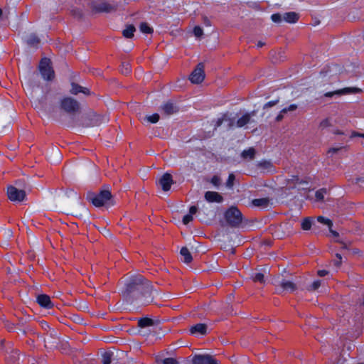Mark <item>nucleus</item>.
Masks as SVG:
<instances>
[{
  "mask_svg": "<svg viewBox=\"0 0 364 364\" xmlns=\"http://www.w3.org/2000/svg\"><path fill=\"white\" fill-rule=\"evenodd\" d=\"M139 291L144 296H149L151 291V287L149 282L141 277L132 278L127 284L125 289L123 291V295L127 297L132 291Z\"/></svg>",
  "mask_w": 364,
  "mask_h": 364,
  "instance_id": "f257e3e1",
  "label": "nucleus"
},
{
  "mask_svg": "<svg viewBox=\"0 0 364 364\" xmlns=\"http://www.w3.org/2000/svg\"><path fill=\"white\" fill-rule=\"evenodd\" d=\"M107 123L106 117L98 114L93 111L85 113L80 120V124L85 127H98Z\"/></svg>",
  "mask_w": 364,
  "mask_h": 364,
  "instance_id": "f03ea898",
  "label": "nucleus"
},
{
  "mask_svg": "<svg viewBox=\"0 0 364 364\" xmlns=\"http://www.w3.org/2000/svg\"><path fill=\"white\" fill-rule=\"evenodd\" d=\"M59 108L62 112L73 115L80 110V105L76 100L65 97L60 100Z\"/></svg>",
  "mask_w": 364,
  "mask_h": 364,
  "instance_id": "7ed1b4c3",
  "label": "nucleus"
},
{
  "mask_svg": "<svg viewBox=\"0 0 364 364\" xmlns=\"http://www.w3.org/2000/svg\"><path fill=\"white\" fill-rule=\"evenodd\" d=\"M90 200L97 208L114 205L111 193L107 190L101 191L98 194L92 195Z\"/></svg>",
  "mask_w": 364,
  "mask_h": 364,
  "instance_id": "20e7f679",
  "label": "nucleus"
},
{
  "mask_svg": "<svg viewBox=\"0 0 364 364\" xmlns=\"http://www.w3.org/2000/svg\"><path fill=\"white\" fill-rule=\"evenodd\" d=\"M226 222L232 227L238 226L242 221L240 211L235 207L230 208L225 213Z\"/></svg>",
  "mask_w": 364,
  "mask_h": 364,
  "instance_id": "39448f33",
  "label": "nucleus"
},
{
  "mask_svg": "<svg viewBox=\"0 0 364 364\" xmlns=\"http://www.w3.org/2000/svg\"><path fill=\"white\" fill-rule=\"evenodd\" d=\"M205 77V65L203 63H199L190 74L188 79L191 83L198 85L204 81Z\"/></svg>",
  "mask_w": 364,
  "mask_h": 364,
  "instance_id": "423d86ee",
  "label": "nucleus"
},
{
  "mask_svg": "<svg viewBox=\"0 0 364 364\" xmlns=\"http://www.w3.org/2000/svg\"><path fill=\"white\" fill-rule=\"evenodd\" d=\"M39 71L46 80H52L55 77L54 71L50 65V60L48 58H44L41 60Z\"/></svg>",
  "mask_w": 364,
  "mask_h": 364,
  "instance_id": "0eeeda50",
  "label": "nucleus"
},
{
  "mask_svg": "<svg viewBox=\"0 0 364 364\" xmlns=\"http://www.w3.org/2000/svg\"><path fill=\"white\" fill-rule=\"evenodd\" d=\"M7 196L12 202H22L26 196L25 191L10 186L7 188Z\"/></svg>",
  "mask_w": 364,
  "mask_h": 364,
  "instance_id": "6e6552de",
  "label": "nucleus"
},
{
  "mask_svg": "<svg viewBox=\"0 0 364 364\" xmlns=\"http://www.w3.org/2000/svg\"><path fill=\"white\" fill-rule=\"evenodd\" d=\"M255 115V112L253 111L252 112H247L242 114L235 123H232L230 124V127L232 128L233 127H236L237 128H243L245 127L248 124L254 122L253 117Z\"/></svg>",
  "mask_w": 364,
  "mask_h": 364,
  "instance_id": "1a4fd4ad",
  "label": "nucleus"
},
{
  "mask_svg": "<svg viewBox=\"0 0 364 364\" xmlns=\"http://www.w3.org/2000/svg\"><path fill=\"white\" fill-rule=\"evenodd\" d=\"M344 72V68L340 65H332L331 66L324 68L321 71V75L323 77H333L342 74Z\"/></svg>",
  "mask_w": 364,
  "mask_h": 364,
  "instance_id": "9d476101",
  "label": "nucleus"
},
{
  "mask_svg": "<svg viewBox=\"0 0 364 364\" xmlns=\"http://www.w3.org/2000/svg\"><path fill=\"white\" fill-rule=\"evenodd\" d=\"M287 183L289 185L291 186L292 188L299 190H305L309 185V181L306 178H299L297 176H291L288 178Z\"/></svg>",
  "mask_w": 364,
  "mask_h": 364,
  "instance_id": "9b49d317",
  "label": "nucleus"
},
{
  "mask_svg": "<svg viewBox=\"0 0 364 364\" xmlns=\"http://www.w3.org/2000/svg\"><path fill=\"white\" fill-rule=\"evenodd\" d=\"M193 364H218L209 355H196L192 359Z\"/></svg>",
  "mask_w": 364,
  "mask_h": 364,
  "instance_id": "f8f14e48",
  "label": "nucleus"
},
{
  "mask_svg": "<svg viewBox=\"0 0 364 364\" xmlns=\"http://www.w3.org/2000/svg\"><path fill=\"white\" fill-rule=\"evenodd\" d=\"M92 10L96 13H109L115 11V7L107 2H100L93 6Z\"/></svg>",
  "mask_w": 364,
  "mask_h": 364,
  "instance_id": "ddd939ff",
  "label": "nucleus"
},
{
  "mask_svg": "<svg viewBox=\"0 0 364 364\" xmlns=\"http://www.w3.org/2000/svg\"><path fill=\"white\" fill-rule=\"evenodd\" d=\"M279 286L284 291L294 292L298 289V287L294 282L285 279L280 282Z\"/></svg>",
  "mask_w": 364,
  "mask_h": 364,
  "instance_id": "4468645a",
  "label": "nucleus"
},
{
  "mask_svg": "<svg viewBox=\"0 0 364 364\" xmlns=\"http://www.w3.org/2000/svg\"><path fill=\"white\" fill-rule=\"evenodd\" d=\"M205 199L209 203H222L223 197L218 192L207 191L204 195Z\"/></svg>",
  "mask_w": 364,
  "mask_h": 364,
  "instance_id": "2eb2a0df",
  "label": "nucleus"
},
{
  "mask_svg": "<svg viewBox=\"0 0 364 364\" xmlns=\"http://www.w3.org/2000/svg\"><path fill=\"white\" fill-rule=\"evenodd\" d=\"M251 203L253 206L262 209L267 208L272 205V200L269 198L254 199Z\"/></svg>",
  "mask_w": 364,
  "mask_h": 364,
  "instance_id": "dca6fc26",
  "label": "nucleus"
},
{
  "mask_svg": "<svg viewBox=\"0 0 364 364\" xmlns=\"http://www.w3.org/2000/svg\"><path fill=\"white\" fill-rule=\"evenodd\" d=\"M173 183V180L171 174L164 173L162 177L159 179V184L161 185L162 189L164 191H168L170 190L171 186Z\"/></svg>",
  "mask_w": 364,
  "mask_h": 364,
  "instance_id": "f3484780",
  "label": "nucleus"
},
{
  "mask_svg": "<svg viewBox=\"0 0 364 364\" xmlns=\"http://www.w3.org/2000/svg\"><path fill=\"white\" fill-rule=\"evenodd\" d=\"M162 110L166 115H171L178 112V107L173 102H168L162 106Z\"/></svg>",
  "mask_w": 364,
  "mask_h": 364,
  "instance_id": "a211bd4d",
  "label": "nucleus"
},
{
  "mask_svg": "<svg viewBox=\"0 0 364 364\" xmlns=\"http://www.w3.org/2000/svg\"><path fill=\"white\" fill-rule=\"evenodd\" d=\"M70 92L73 95H77L78 93H83L86 95H90V92L88 88L85 87H82L74 82L71 84V88Z\"/></svg>",
  "mask_w": 364,
  "mask_h": 364,
  "instance_id": "6ab92c4d",
  "label": "nucleus"
},
{
  "mask_svg": "<svg viewBox=\"0 0 364 364\" xmlns=\"http://www.w3.org/2000/svg\"><path fill=\"white\" fill-rule=\"evenodd\" d=\"M257 166L261 171L265 172H272L274 171L273 164L270 161L263 160L259 161L257 164Z\"/></svg>",
  "mask_w": 364,
  "mask_h": 364,
  "instance_id": "aec40b11",
  "label": "nucleus"
},
{
  "mask_svg": "<svg viewBox=\"0 0 364 364\" xmlns=\"http://www.w3.org/2000/svg\"><path fill=\"white\" fill-rule=\"evenodd\" d=\"M299 18V14L298 13L291 11L283 14L284 21L289 23H295Z\"/></svg>",
  "mask_w": 364,
  "mask_h": 364,
  "instance_id": "412c9836",
  "label": "nucleus"
},
{
  "mask_svg": "<svg viewBox=\"0 0 364 364\" xmlns=\"http://www.w3.org/2000/svg\"><path fill=\"white\" fill-rule=\"evenodd\" d=\"M38 303L43 307L45 308H51L53 307V304L51 303L50 299L48 295L41 294L37 297Z\"/></svg>",
  "mask_w": 364,
  "mask_h": 364,
  "instance_id": "4be33fe9",
  "label": "nucleus"
},
{
  "mask_svg": "<svg viewBox=\"0 0 364 364\" xmlns=\"http://www.w3.org/2000/svg\"><path fill=\"white\" fill-rule=\"evenodd\" d=\"M191 333H200L205 335L207 332V326L205 323H198L192 326L190 329Z\"/></svg>",
  "mask_w": 364,
  "mask_h": 364,
  "instance_id": "5701e85b",
  "label": "nucleus"
},
{
  "mask_svg": "<svg viewBox=\"0 0 364 364\" xmlns=\"http://www.w3.org/2000/svg\"><path fill=\"white\" fill-rule=\"evenodd\" d=\"M180 254L183 257V261L184 263L189 264L192 262V255L190 250L186 247H183L181 249Z\"/></svg>",
  "mask_w": 364,
  "mask_h": 364,
  "instance_id": "b1692460",
  "label": "nucleus"
},
{
  "mask_svg": "<svg viewBox=\"0 0 364 364\" xmlns=\"http://www.w3.org/2000/svg\"><path fill=\"white\" fill-rule=\"evenodd\" d=\"M255 150L253 148H249L247 150H244L241 154L242 158L245 160H252L255 158Z\"/></svg>",
  "mask_w": 364,
  "mask_h": 364,
  "instance_id": "393cba45",
  "label": "nucleus"
},
{
  "mask_svg": "<svg viewBox=\"0 0 364 364\" xmlns=\"http://www.w3.org/2000/svg\"><path fill=\"white\" fill-rule=\"evenodd\" d=\"M362 90L358 87H345L341 90H338L337 92L340 93V95H347L359 93Z\"/></svg>",
  "mask_w": 364,
  "mask_h": 364,
  "instance_id": "a878e982",
  "label": "nucleus"
},
{
  "mask_svg": "<svg viewBox=\"0 0 364 364\" xmlns=\"http://www.w3.org/2000/svg\"><path fill=\"white\" fill-rule=\"evenodd\" d=\"M40 39L38 36H36L35 34H31L27 39V43L30 46L33 47H38V46L40 44Z\"/></svg>",
  "mask_w": 364,
  "mask_h": 364,
  "instance_id": "bb28decb",
  "label": "nucleus"
},
{
  "mask_svg": "<svg viewBox=\"0 0 364 364\" xmlns=\"http://www.w3.org/2000/svg\"><path fill=\"white\" fill-rule=\"evenodd\" d=\"M316 219L318 223L326 225L328 228V229H331V228H333V223L331 219L327 218L323 216H321V215L318 216L316 218Z\"/></svg>",
  "mask_w": 364,
  "mask_h": 364,
  "instance_id": "cd10ccee",
  "label": "nucleus"
},
{
  "mask_svg": "<svg viewBox=\"0 0 364 364\" xmlns=\"http://www.w3.org/2000/svg\"><path fill=\"white\" fill-rule=\"evenodd\" d=\"M327 193V191L326 188H321L316 191L315 193V199L316 202H323L324 200V196Z\"/></svg>",
  "mask_w": 364,
  "mask_h": 364,
  "instance_id": "c85d7f7f",
  "label": "nucleus"
},
{
  "mask_svg": "<svg viewBox=\"0 0 364 364\" xmlns=\"http://www.w3.org/2000/svg\"><path fill=\"white\" fill-rule=\"evenodd\" d=\"M136 31L135 27L133 25H129L123 31V35L126 38H132L134 36V33Z\"/></svg>",
  "mask_w": 364,
  "mask_h": 364,
  "instance_id": "c756f323",
  "label": "nucleus"
},
{
  "mask_svg": "<svg viewBox=\"0 0 364 364\" xmlns=\"http://www.w3.org/2000/svg\"><path fill=\"white\" fill-rule=\"evenodd\" d=\"M301 228L304 230H309L312 225V219L311 218H305L301 222Z\"/></svg>",
  "mask_w": 364,
  "mask_h": 364,
  "instance_id": "7c9ffc66",
  "label": "nucleus"
},
{
  "mask_svg": "<svg viewBox=\"0 0 364 364\" xmlns=\"http://www.w3.org/2000/svg\"><path fill=\"white\" fill-rule=\"evenodd\" d=\"M154 325V321L149 318H141L139 321V326L141 328H145Z\"/></svg>",
  "mask_w": 364,
  "mask_h": 364,
  "instance_id": "2f4dec72",
  "label": "nucleus"
},
{
  "mask_svg": "<svg viewBox=\"0 0 364 364\" xmlns=\"http://www.w3.org/2000/svg\"><path fill=\"white\" fill-rule=\"evenodd\" d=\"M321 286V280H315L307 287V290L309 291L314 292V291H317Z\"/></svg>",
  "mask_w": 364,
  "mask_h": 364,
  "instance_id": "473e14b6",
  "label": "nucleus"
},
{
  "mask_svg": "<svg viewBox=\"0 0 364 364\" xmlns=\"http://www.w3.org/2000/svg\"><path fill=\"white\" fill-rule=\"evenodd\" d=\"M140 31L144 33H153V28H151L148 23L144 22L141 23L139 26Z\"/></svg>",
  "mask_w": 364,
  "mask_h": 364,
  "instance_id": "72a5a7b5",
  "label": "nucleus"
},
{
  "mask_svg": "<svg viewBox=\"0 0 364 364\" xmlns=\"http://www.w3.org/2000/svg\"><path fill=\"white\" fill-rule=\"evenodd\" d=\"M112 353H105L102 355V364H110L112 362Z\"/></svg>",
  "mask_w": 364,
  "mask_h": 364,
  "instance_id": "f704fd0d",
  "label": "nucleus"
},
{
  "mask_svg": "<svg viewBox=\"0 0 364 364\" xmlns=\"http://www.w3.org/2000/svg\"><path fill=\"white\" fill-rule=\"evenodd\" d=\"M158 363L161 364H178V362L176 360V359L173 358L161 359L159 360Z\"/></svg>",
  "mask_w": 364,
  "mask_h": 364,
  "instance_id": "c9c22d12",
  "label": "nucleus"
},
{
  "mask_svg": "<svg viewBox=\"0 0 364 364\" xmlns=\"http://www.w3.org/2000/svg\"><path fill=\"white\" fill-rule=\"evenodd\" d=\"M271 19L273 22L274 23H282V21H284V19H283V14H274L272 15L271 16Z\"/></svg>",
  "mask_w": 364,
  "mask_h": 364,
  "instance_id": "e433bc0d",
  "label": "nucleus"
},
{
  "mask_svg": "<svg viewBox=\"0 0 364 364\" xmlns=\"http://www.w3.org/2000/svg\"><path fill=\"white\" fill-rule=\"evenodd\" d=\"M159 114H154L152 115H149L145 117V119L150 123H156L159 120Z\"/></svg>",
  "mask_w": 364,
  "mask_h": 364,
  "instance_id": "4c0bfd02",
  "label": "nucleus"
},
{
  "mask_svg": "<svg viewBox=\"0 0 364 364\" xmlns=\"http://www.w3.org/2000/svg\"><path fill=\"white\" fill-rule=\"evenodd\" d=\"M297 108H298V105L296 104H292V105H290L289 106L282 109V112H285V114H287L288 112H293L295 110H296Z\"/></svg>",
  "mask_w": 364,
  "mask_h": 364,
  "instance_id": "58836bf2",
  "label": "nucleus"
},
{
  "mask_svg": "<svg viewBox=\"0 0 364 364\" xmlns=\"http://www.w3.org/2000/svg\"><path fill=\"white\" fill-rule=\"evenodd\" d=\"M235 179V176L233 173H230L228 176V179L226 182V186L229 188H232L234 185V181Z\"/></svg>",
  "mask_w": 364,
  "mask_h": 364,
  "instance_id": "ea45409f",
  "label": "nucleus"
},
{
  "mask_svg": "<svg viewBox=\"0 0 364 364\" xmlns=\"http://www.w3.org/2000/svg\"><path fill=\"white\" fill-rule=\"evenodd\" d=\"M193 33L196 37L200 38L203 35V30L200 26H195L193 28Z\"/></svg>",
  "mask_w": 364,
  "mask_h": 364,
  "instance_id": "a19ab883",
  "label": "nucleus"
},
{
  "mask_svg": "<svg viewBox=\"0 0 364 364\" xmlns=\"http://www.w3.org/2000/svg\"><path fill=\"white\" fill-rule=\"evenodd\" d=\"M210 183L215 186V187H218L220 186L221 184V178L218 176H214L211 179H210Z\"/></svg>",
  "mask_w": 364,
  "mask_h": 364,
  "instance_id": "79ce46f5",
  "label": "nucleus"
},
{
  "mask_svg": "<svg viewBox=\"0 0 364 364\" xmlns=\"http://www.w3.org/2000/svg\"><path fill=\"white\" fill-rule=\"evenodd\" d=\"M331 126V120L329 119H325L322 120L319 124L321 129H326Z\"/></svg>",
  "mask_w": 364,
  "mask_h": 364,
  "instance_id": "37998d69",
  "label": "nucleus"
},
{
  "mask_svg": "<svg viewBox=\"0 0 364 364\" xmlns=\"http://www.w3.org/2000/svg\"><path fill=\"white\" fill-rule=\"evenodd\" d=\"M341 149L342 147H331L328 149L327 153L331 156H333L338 154Z\"/></svg>",
  "mask_w": 364,
  "mask_h": 364,
  "instance_id": "c03bdc74",
  "label": "nucleus"
},
{
  "mask_svg": "<svg viewBox=\"0 0 364 364\" xmlns=\"http://www.w3.org/2000/svg\"><path fill=\"white\" fill-rule=\"evenodd\" d=\"M253 280L255 282H264V274L262 273H257L255 274V277L253 278Z\"/></svg>",
  "mask_w": 364,
  "mask_h": 364,
  "instance_id": "a18cd8bd",
  "label": "nucleus"
},
{
  "mask_svg": "<svg viewBox=\"0 0 364 364\" xmlns=\"http://www.w3.org/2000/svg\"><path fill=\"white\" fill-rule=\"evenodd\" d=\"M192 220H193V215H191L190 214H188V215H185L183 217V223L185 225H187L188 223H189Z\"/></svg>",
  "mask_w": 364,
  "mask_h": 364,
  "instance_id": "49530a36",
  "label": "nucleus"
},
{
  "mask_svg": "<svg viewBox=\"0 0 364 364\" xmlns=\"http://www.w3.org/2000/svg\"><path fill=\"white\" fill-rule=\"evenodd\" d=\"M277 103H278V100H274V101L268 102H267V103L264 105L263 108H264V109H268V108H269V107H273V106L276 105Z\"/></svg>",
  "mask_w": 364,
  "mask_h": 364,
  "instance_id": "de8ad7c7",
  "label": "nucleus"
},
{
  "mask_svg": "<svg viewBox=\"0 0 364 364\" xmlns=\"http://www.w3.org/2000/svg\"><path fill=\"white\" fill-rule=\"evenodd\" d=\"M355 183L358 186H362L364 184V177L363 176L355 178Z\"/></svg>",
  "mask_w": 364,
  "mask_h": 364,
  "instance_id": "09e8293b",
  "label": "nucleus"
},
{
  "mask_svg": "<svg viewBox=\"0 0 364 364\" xmlns=\"http://www.w3.org/2000/svg\"><path fill=\"white\" fill-rule=\"evenodd\" d=\"M338 90L333 91V92H328L324 94V96L326 97H331L334 96L335 95H340V93L337 92Z\"/></svg>",
  "mask_w": 364,
  "mask_h": 364,
  "instance_id": "8fccbe9b",
  "label": "nucleus"
},
{
  "mask_svg": "<svg viewBox=\"0 0 364 364\" xmlns=\"http://www.w3.org/2000/svg\"><path fill=\"white\" fill-rule=\"evenodd\" d=\"M336 257L338 259H337V262H335V264L337 266V267H340L341 264V260H342V257L340 254L337 253L336 255Z\"/></svg>",
  "mask_w": 364,
  "mask_h": 364,
  "instance_id": "3c124183",
  "label": "nucleus"
},
{
  "mask_svg": "<svg viewBox=\"0 0 364 364\" xmlns=\"http://www.w3.org/2000/svg\"><path fill=\"white\" fill-rule=\"evenodd\" d=\"M317 274H318L319 277H325V276H326L327 274H328V271L325 270V269L318 270V271L317 272Z\"/></svg>",
  "mask_w": 364,
  "mask_h": 364,
  "instance_id": "603ef678",
  "label": "nucleus"
},
{
  "mask_svg": "<svg viewBox=\"0 0 364 364\" xmlns=\"http://www.w3.org/2000/svg\"><path fill=\"white\" fill-rule=\"evenodd\" d=\"M285 114V112H282V109L280 111V112L278 114V115L276 117V121L280 122L284 118V115Z\"/></svg>",
  "mask_w": 364,
  "mask_h": 364,
  "instance_id": "864d4df0",
  "label": "nucleus"
},
{
  "mask_svg": "<svg viewBox=\"0 0 364 364\" xmlns=\"http://www.w3.org/2000/svg\"><path fill=\"white\" fill-rule=\"evenodd\" d=\"M73 14H74L75 16L78 17V18H82V16H83L82 12L81 11H79V10H77V11L73 10Z\"/></svg>",
  "mask_w": 364,
  "mask_h": 364,
  "instance_id": "5fc2aeb1",
  "label": "nucleus"
},
{
  "mask_svg": "<svg viewBox=\"0 0 364 364\" xmlns=\"http://www.w3.org/2000/svg\"><path fill=\"white\" fill-rule=\"evenodd\" d=\"M329 230V232L334 237H339V233L338 232H336V230H333L332 229V228L331 229H328Z\"/></svg>",
  "mask_w": 364,
  "mask_h": 364,
  "instance_id": "6e6d98bb",
  "label": "nucleus"
},
{
  "mask_svg": "<svg viewBox=\"0 0 364 364\" xmlns=\"http://www.w3.org/2000/svg\"><path fill=\"white\" fill-rule=\"evenodd\" d=\"M197 212V208L196 206H191L189 210V214L193 215Z\"/></svg>",
  "mask_w": 364,
  "mask_h": 364,
  "instance_id": "4d7b16f0",
  "label": "nucleus"
},
{
  "mask_svg": "<svg viewBox=\"0 0 364 364\" xmlns=\"http://www.w3.org/2000/svg\"><path fill=\"white\" fill-rule=\"evenodd\" d=\"M360 133H358V132H353L352 133V136H359L360 137Z\"/></svg>",
  "mask_w": 364,
  "mask_h": 364,
  "instance_id": "13d9d810",
  "label": "nucleus"
},
{
  "mask_svg": "<svg viewBox=\"0 0 364 364\" xmlns=\"http://www.w3.org/2000/svg\"><path fill=\"white\" fill-rule=\"evenodd\" d=\"M338 242L339 243H341V244H342V245H343V248H347V245H346V243H344L343 241L338 240Z\"/></svg>",
  "mask_w": 364,
  "mask_h": 364,
  "instance_id": "bf43d9fd",
  "label": "nucleus"
},
{
  "mask_svg": "<svg viewBox=\"0 0 364 364\" xmlns=\"http://www.w3.org/2000/svg\"><path fill=\"white\" fill-rule=\"evenodd\" d=\"M263 45H264V43L261 41L258 42V43H257L258 47H262Z\"/></svg>",
  "mask_w": 364,
  "mask_h": 364,
  "instance_id": "052dcab7",
  "label": "nucleus"
},
{
  "mask_svg": "<svg viewBox=\"0 0 364 364\" xmlns=\"http://www.w3.org/2000/svg\"><path fill=\"white\" fill-rule=\"evenodd\" d=\"M336 134H343V133L341 132H340V131L336 132Z\"/></svg>",
  "mask_w": 364,
  "mask_h": 364,
  "instance_id": "680f3d73",
  "label": "nucleus"
},
{
  "mask_svg": "<svg viewBox=\"0 0 364 364\" xmlns=\"http://www.w3.org/2000/svg\"><path fill=\"white\" fill-rule=\"evenodd\" d=\"M360 137H362L364 139V134L360 133Z\"/></svg>",
  "mask_w": 364,
  "mask_h": 364,
  "instance_id": "e2e57ef3",
  "label": "nucleus"
},
{
  "mask_svg": "<svg viewBox=\"0 0 364 364\" xmlns=\"http://www.w3.org/2000/svg\"><path fill=\"white\" fill-rule=\"evenodd\" d=\"M1 15H2V10L0 9V17L1 16Z\"/></svg>",
  "mask_w": 364,
  "mask_h": 364,
  "instance_id": "0e129e2a",
  "label": "nucleus"
},
{
  "mask_svg": "<svg viewBox=\"0 0 364 364\" xmlns=\"http://www.w3.org/2000/svg\"><path fill=\"white\" fill-rule=\"evenodd\" d=\"M363 305H364V299H363Z\"/></svg>",
  "mask_w": 364,
  "mask_h": 364,
  "instance_id": "69168bd1",
  "label": "nucleus"
}]
</instances>
